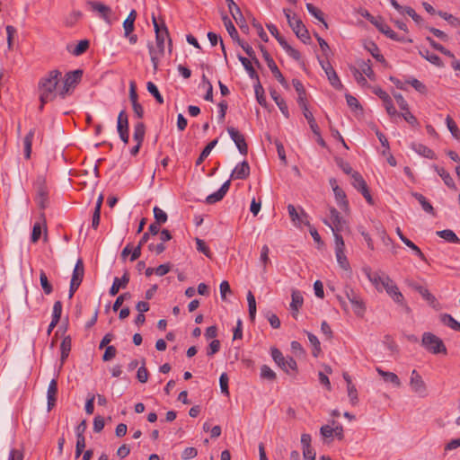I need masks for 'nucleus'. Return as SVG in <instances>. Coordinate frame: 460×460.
Listing matches in <instances>:
<instances>
[{"instance_id": "obj_31", "label": "nucleus", "mask_w": 460, "mask_h": 460, "mask_svg": "<svg viewBox=\"0 0 460 460\" xmlns=\"http://www.w3.org/2000/svg\"><path fill=\"white\" fill-rule=\"evenodd\" d=\"M376 372L380 376L383 377L384 381L387 383H392L396 387H399L401 385V381L396 374L393 372L385 371L380 367H376Z\"/></svg>"}, {"instance_id": "obj_28", "label": "nucleus", "mask_w": 460, "mask_h": 460, "mask_svg": "<svg viewBox=\"0 0 460 460\" xmlns=\"http://www.w3.org/2000/svg\"><path fill=\"white\" fill-rule=\"evenodd\" d=\"M293 86L297 93V103L299 106L306 104V93L302 82L298 79L292 80Z\"/></svg>"}, {"instance_id": "obj_21", "label": "nucleus", "mask_w": 460, "mask_h": 460, "mask_svg": "<svg viewBox=\"0 0 460 460\" xmlns=\"http://www.w3.org/2000/svg\"><path fill=\"white\" fill-rule=\"evenodd\" d=\"M58 394V380L55 376L49 384L47 390L48 410L50 411L56 404Z\"/></svg>"}, {"instance_id": "obj_62", "label": "nucleus", "mask_w": 460, "mask_h": 460, "mask_svg": "<svg viewBox=\"0 0 460 460\" xmlns=\"http://www.w3.org/2000/svg\"><path fill=\"white\" fill-rule=\"evenodd\" d=\"M406 83L411 84L420 93H427L426 85L416 78H410L406 80Z\"/></svg>"}, {"instance_id": "obj_41", "label": "nucleus", "mask_w": 460, "mask_h": 460, "mask_svg": "<svg viewBox=\"0 0 460 460\" xmlns=\"http://www.w3.org/2000/svg\"><path fill=\"white\" fill-rule=\"evenodd\" d=\"M291 303H290V308L291 310L295 312H298L299 308L302 307L304 303V298L300 291L298 290H293L291 294Z\"/></svg>"}, {"instance_id": "obj_63", "label": "nucleus", "mask_w": 460, "mask_h": 460, "mask_svg": "<svg viewBox=\"0 0 460 460\" xmlns=\"http://www.w3.org/2000/svg\"><path fill=\"white\" fill-rule=\"evenodd\" d=\"M269 253L270 249L268 245H263L261 249L260 261L262 263L264 270H266V266L270 262Z\"/></svg>"}, {"instance_id": "obj_46", "label": "nucleus", "mask_w": 460, "mask_h": 460, "mask_svg": "<svg viewBox=\"0 0 460 460\" xmlns=\"http://www.w3.org/2000/svg\"><path fill=\"white\" fill-rule=\"evenodd\" d=\"M280 46L286 51V53L293 59L296 61L301 59L300 52L297 49H294L291 45H289L287 40H283V42L280 41Z\"/></svg>"}, {"instance_id": "obj_64", "label": "nucleus", "mask_w": 460, "mask_h": 460, "mask_svg": "<svg viewBox=\"0 0 460 460\" xmlns=\"http://www.w3.org/2000/svg\"><path fill=\"white\" fill-rule=\"evenodd\" d=\"M383 102H384L385 111L389 116H391V117L399 116V113L397 112L391 97L385 99V101H383Z\"/></svg>"}, {"instance_id": "obj_29", "label": "nucleus", "mask_w": 460, "mask_h": 460, "mask_svg": "<svg viewBox=\"0 0 460 460\" xmlns=\"http://www.w3.org/2000/svg\"><path fill=\"white\" fill-rule=\"evenodd\" d=\"M137 15L136 10L132 9L123 22L124 36H128L134 31Z\"/></svg>"}, {"instance_id": "obj_56", "label": "nucleus", "mask_w": 460, "mask_h": 460, "mask_svg": "<svg viewBox=\"0 0 460 460\" xmlns=\"http://www.w3.org/2000/svg\"><path fill=\"white\" fill-rule=\"evenodd\" d=\"M446 123H447V128L450 131V133L452 134V136L456 138H459L460 137V130H459L456 123L454 121V119L449 115H447L446 118Z\"/></svg>"}, {"instance_id": "obj_7", "label": "nucleus", "mask_w": 460, "mask_h": 460, "mask_svg": "<svg viewBox=\"0 0 460 460\" xmlns=\"http://www.w3.org/2000/svg\"><path fill=\"white\" fill-rule=\"evenodd\" d=\"M270 355L274 362L287 374H291L290 371H296L297 364L292 357L285 358L277 348H271Z\"/></svg>"}, {"instance_id": "obj_17", "label": "nucleus", "mask_w": 460, "mask_h": 460, "mask_svg": "<svg viewBox=\"0 0 460 460\" xmlns=\"http://www.w3.org/2000/svg\"><path fill=\"white\" fill-rule=\"evenodd\" d=\"M37 186V195L36 201L38 206L44 209L48 207L49 197H48V189L46 187L45 181L40 179L36 184Z\"/></svg>"}, {"instance_id": "obj_34", "label": "nucleus", "mask_w": 460, "mask_h": 460, "mask_svg": "<svg viewBox=\"0 0 460 460\" xmlns=\"http://www.w3.org/2000/svg\"><path fill=\"white\" fill-rule=\"evenodd\" d=\"M412 196L419 201L422 209L432 216H435V209L429 201L420 193L413 192Z\"/></svg>"}, {"instance_id": "obj_58", "label": "nucleus", "mask_w": 460, "mask_h": 460, "mask_svg": "<svg viewBox=\"0 0 460 460\" xmlns=\"http://www.w3.org/2000/svg\"><path fill=\"white\" fill-rule=\"evenodd\" d=\"M154 217L155 219V223L160 225L164 224L167 221V214L159 207L155 206L153 209Z\"/></svg>"}, {"instance_id": "obj_13", "label": "nucleus", "mask_w": 460, "mask_h": 460, "mask_svg": "<svg viewBox=\"0 0 460 460\" xmlns=\"http://www.w3.org/2000/svg\"><path fill=\"white\" fill-rule=\"evenodd\" d=\"M227 132L231 139L235 144L240 154L246 155L248 153V146L243 134H241L235 128L228 127Z\"/></svg>"}, {"instance_id": "obj_15", "label": "nucleus", "mask_w": 460, "mask_h": 460, "mask_svg": "<svg viewBox=\"0 0 460 460\" xmlns=\"http://www.w3.org/2000/svg\"><path fill=\"white\" fill-rule=\"evenodd\" d=\"M346 296L352 305L354 313L357 315H362L365 311V305L359 296L352 288L346 290Z\"/></svg>"}, {"instance_id": "obj_9", "label": "nucleus", "mask_w": 460, "mask_h": 460, "mask_svg": "<svg viewBox=\"0 0 460 460\" xmlns=\"http://www.w3.org/2000/svg\"><path fill=\"white\" fill-rule=\"evenodd\" d=\"M319 64L323 70L325 72L331 85L337 90L342 89L343 84H341L340 77L338 76L331 63L328 60L319 59Z\"/></svg>"}, {"instance_id": "obj_47", "label": "nucleus", "mask_w": 460, "mask_h": 460, "mask_svg": "<svg viewBox=\"0 0 460 460\" xmlns=\"http://www.w3.org/2000/svg\"><path fill=\"white\" fill-rule=\"evenodd\" d=\"M226 2L227 4L228 9H229L232 16L234 17L235 22L239 24L238 19L239 18H240V20L243 19V14H242V12H241L240 8L234 2V0H226Z\"/></svg>"}, {"instance_id": "obj_4", "label": "nucleus", "mask_w": 460, "mask_h": 460, "mask_svg": "<svg viewBox=\"0 0 460 460\" xmlns=\"http://www.w3.org/2000/svg\"><path fill=\"white\" fill-rule=\"evenodd\" d=\"M421 345L432 354L447 353V348L443 341L431 332H424Z\"/></svg>"}, {"instance_id": "obj_53", "label": "nucleus", "mask_w": 460, "mask_h": 460, "mask_svg": "<svg viewBox=\"0 0 460 460\" xmlns=\"http://www.w3.org/2000/svg\"><path fill=\"white\" fill-rule=\"evenodd\" d=\"M223 22H224V24L226 26V29L228 32V34L230 35V37L235 40V39H238V32L234 25V23L232 22V21L230 20V18L226 15H225L223 17Z\"/></svg>"}, {"instance_id": "obj_49", "label": "nucleus", "mask_w": 460, "mask_h": 460, "mask_svg": "<svg viewBox=\"0 0 460 460\" xmlns=\"http://www.w3.org/2000/svg\"><path fill=\"white\" fill-rule=\"evenodd\" d=\"M367 50L370 52L372 57L378 62L382 64H385V58L384 56L380 53L379 48L377 45L374 42H370L369 46L367 48Z\"/></svg>"}, {"instance_id": "obj_25", "label": "nucleus", "mask_w": 460, "mask_h": 460, "mask_svg": "<svg viewBox=\"0 0 460 460\" xmlns=\"http://www.w3.org/2000/svg\"><path fill=\"white\" fill-rule=\"evenodd\" d=\"M36 134V128H31L30 131L26 134V136L23 138V151H24V157L26 159L31 158V146H32V140Z\"/></svg>"}, {"instance_id": "obj_32", "label": "nucleus", "mask_w": 460, "mask_h": 460, "mask_svg": "<svg viewBox=\"0 0 460 460\" xmlns=\"http://www.w3.org/2000/svg\"><path fill=\"white\" fill-rule=\"evenodd\" d=\"M373 25L387 38H394V31L386 24L382 17H377Z\"/></svg>"}, {"instance_id": "obj_11", "label": "nucleus", "mask_w": 460, "mask_h": 460, "mask_svg": "<svg viewBox=\"0 0 460 460\" xmlns=\"http://www.w3.org/2000/svg\"><path fill=\"white\" fill-rule=\"evenodd\" d=\"M410 386L412 392L417 394L418 395L424 397L426 395L427 387L426 384L423 381L421 376L415 369L411 371L410 377Z\"/></svg>"}, {"instance_id": "obj_22", "label": "nucleus", "mask_w": 460, "mask_h": 460, "mask_svg": "<svg viewBox=\"0 0 460 460\" xmlns=\"http://www.w3.org/2000/svg\"><path fill=\"white\" fill-rule=\"evenodd\" d=\"M129 282V275L126 271L121 278L115 277L110 288V295L116 296L120 288H125Z\"/></svg>"}, {"instance_id": "obj_23", "label": "nucleus", "mask_w": 460, "mask_h": 460, "mask_svg": "<svg viewBox=\"0 0 460 460\" xmlns=\"http://www.w3.org/2000/svg\"><path fill=\"white\" fill-rule=\"evenodd\" d=\"M260 49H261V51L262 52V56L268 65V67L273 74L274 77L275 78L280 77V75L282 74H281L280 70L279 69L278 66L276 65L275 61L273 60V58L270 57V55L267 51V49L261 45L260 46Z\"/></svg>"}, {"instance_id": "obj_51", "label": "nucleus", "mask_w": 460, "mask_h": 460, "mask_svg": "<svg viewBox=\"0 0 460 460\" xmlns=\"http://www.w3.org/2000/svg\"><path fill=\"white\" fill-rule=\"evenodd\" d=\"M146 89L149 92V93L155 97L158 103H164V97L160 93L157 86L153 82H147Z\"/></svg>"}, {"instance_id": "obj_44", "label": "nucleus", "mask_w": 460, "mask_h": 460, "mask_svg": "<svg viewBox=\"0 0 460 460\" xmlns=\"http://www.w3.org/2000/svg\"><path fill=\"white\" fill-rule=\"evenodd\" d=\"M146 134V127L143 122H137L134 126L133 138L137 143L142 144Z\"/></svg>"}, {"instance_id": "obj_50", "label": "nucleus", "mask_w": 460, "mask_h": 460, "mask_svg": "<svg viewBox=\"0 0 460 460\" xmlns=\"http://www.w3.org/2000/svg\"><path fill=\"white\" fill-rule=\"evenodd\" d=\"M349 70L352 73L354 79L359 85H361V86L367 85V81L366 77L364 76L363 73L358 67H356L354 66H349Z\"/></svg>"}, {"instance_id": "obj_2", "label": "nucleus", "mask_w": 460, "mask_h": 460, "mask_svg": "<svg viewBox=\"0 0 460 460\" xmlns=\"http://www.w3.org/2000/svg\"><path fill=\"white\" fill-rule=\"evenodd\" d=\"M165 40H168L169 47H171L172 40L169 36L168 29H164L163 33L157 32L155 35V47L152 43L148 44V51L155 70L157 69L159 58L164 54Z\"/></svg>"}, {"instance_id": "obj_38", "label": "nucleus", "mask_w": 460, "mask_h": 460, "mask_svg": "<svg viewBox=\"0 0 460 460\" xmlns=\"http://www.w3.org/2000/svg\"><path fill=\"white\" fill-rule=\"evenodd\" d=\"M358 69L368 77L370 80L374 81L376 79V75L371 66V61L368 59L367 61L359 60L358 61Z\"/></svg>"}, {"instance_id": "obj_12", "label": "nucleus", "mask_w": 460, "mask_h": 460, "mask_svg": "<svg viewBox=\"0 0 460 460\" xmlns=\"http://www.w3.org/2000/svg\"><path fill=\"white\" fill-rule=\"evenodd\" d=\"M87 4L91 7L92 11L99 13L100 17L103 19L107 24L111 25L112 21L111 15L112 10L110 6L98 1H88Z\"/></svg>"}, {"instance_id": "obj_55", "label": "nucleus", "mask_w": 460, "mask_h": 460, "mask_svg": "<svg viewBox=\"0 0 460 460\" xmlns=\"http://www.w3.org/2000/svg\"><path fill=\"white\" fill-rule=\"evenodd\" d=\"M305 332L307 334L309 342L314 347V350H313L314 357H318L319 353L321 352V344H320L318 338L314 334H313L309 332Z\"/></svg>"}, {"instance_id": "obj_42", "label": "nucleus", "mask_w": 460, "mask_h": 460, "mask_svg": "<svg viewBox=\"0 0 460 460\" xmlns=\"http://www.w3.org/2000/svg\"><path fill=\"white\" fill-rule=\"evenodd\" d=\"M420 54L422 58H424L426 60H428L431 64H433L438 67L443 66V62L441 61V58L438 55L431 53L429 50H428V49L420 50Z\"/></svg>"}, {"instance_id": "obj_24", "label": "nucleus", "mask_w": 460, "mask_h": 460, "mask_svg": "<svg viewBox=\"0 0 460 460\" xmlns=\"http://www.w3.org/2000/svg\"><path fill=\"white\" fill-rule=\"evenodd\" d=\"M411 148L416 152L418 155L429 158V159H435L436 155L433 150H431L429 147L426 146L423 144L420 143H411Z\"/></svg>"}, {"instance_id": "obj_1", "label": "nucleus", "mask_w": 460, "mask_h": 460, "mask_svg": "<svg viewBox=\"0 0 460 460\" xmlns=\"http://www.w3.org/2000/svg\"><path fill=\"white\" fill-rule=\"evenodd\" d=\"M61 72L54 69L49 71L39 82V89L40 91V101L43 103H48L53 101L58 95L56 90L60 81Z\"/></svg>"}, {"instance_id": "obj_27", "label": "nucleus", "mask_w": 460, "mask_h": 460, "mask_svg": "<svg viewBox=\"0 0 460 460\" xmlns=\"http://www.w3.org/2000/svg\"><path fill=\"white\" fill-rule=\"evenodd\" d=\"M434 170L437 172V173L441 177L444 183L450 189L456 190V186L455 184V181L450 175V173L446 171L444 168L439 167L438 165H433Z\"/></svg>"}, {"instance_id": "obj_8", "label": "nucleus", "mask_w": 460, "mask_h": 460, "mask_svg": "<svg viewBox=\"0 0 460 460\" xmlns=\"http://www.w3.org/2000/svg\"><path fill=\"white\" fill-rule=\"evenodd\" d=\"M385 285L383 287V290H385L387 295L399 305L405 306L406 309H409L404 302V297L401 291L399 290L397 285L391 278L385 279Z\"/></svg>"}, {"instance_id": "obj_3", "label": "nucleus", "mask_w": 460, "mask_h": 460, "mask_svg": "<svg viewBox=\"0 0 460 460\" xmlns=\"http://www.w3.org/2000/svg\"><path fill=\"white\" fill-rule=\"evenodd\" d=\"M283 12L288 20V25L291 27L296 37L304 43H306L310 40V35L303 22L298 19L296 14L291 15L290 10L284 9Z\"/></svg>"}, {"instance_id": "obj_18", "label": "nucleus", "mask_w": 460, "mask_h": 460, "mask_svg": "<svg viewBox=\"0 0 460 460\" xmlns=\"http://www.w3.org/2000/svg\"><path fill=\"white\" fill-rule=\"evenodd\" d=\"M311 440L312 438L309 434H303L301 436V445L305 460H315L316 454L311 447Z\"/></svg>"}, {"instance_id": "obj_33", "label": "nucleus", "mask_w": 460, "mask_h": 460, "mask_svg": "<svg viewBox=\"0 0 460 460\" xmlns=\"http://www.w3.org/2000/svg\"><path fill=\"white\" fill-rule=\"evenodd\" d=\"M440 322L449 327L450 329L460 332V323L457 322L451 314H441L439 315Z\"/></svg>"}, {"instance_id": "obj_35", "label": "nucleus", "mask_w": 460, "mask_h": 460, "mask_svg": "<svg viewBox=\"0 0 460 460\" xmlns=\"http://www.w3.org/2000/svg\"><path fill=\"white\" fill-rule=\"evenodd\" d=\"M238 59L243 66L251 79L255 81L260 80L257 72L252 66V62L247 58L243 57L242 55H238Z\"/></svg>"}, {"instance_id": "obj_36", "label": "nucleus", "mask_w": 460, "mask_h": 460, "mask_svg": "<svg viewBox=\"0 0 460 460\" xmlns=\"http://www.w3.org/2000/svg\"><path fill=\"white\" fill-rule=\"evenodd\" d=\"M288 215L291 218V220L295 223V224H301L304 222V219L303 218H307V214L302 209L301 210V214H298V212L296 211V208L294 205L292 204H289L288 206Z\"/></svg>"}, {"instance_id": "obj_6", "label": "nucleus", "mask_w": 460, "mask_h": 460, "mask_svg": "<svg viewBox=\"0 0 460 460\" xmlns=\"http://www.w3.org/2000/svg\"><path fill=\"white\" fill-rule=\"evenodd\" d=\"M323 223L328 226L333 234L334 240L336 236H341V232L347 228V222L340 215V212L335 208H330V220L324 219Z\"/></svg>"}, {"instance_id": "obj_19", "label": "nucleus", "mask_w": 460, "mask_h": 460, "mask_svg": "<svg viewBox=\"0 0 460 460\" xmlns=\"http://www.w3.org/2000/svg\"><path fill=\"white\" fill-rule=\"evenodd\" d=\"M250 175V165L247 161H243L236 164L230 177L234 180H244Z\"/></svg>"}, {"instance_id": "obj_61", "label": "nucleus", "mask_w": 460, "mask_h": 460, "mask_svg": "<svg viewBox=\"0 0 460 460\" xmlns=\"http://www.w3.org/2000/svg\"><path fill=\"white\" fill-rule=\"evenodd\" d=\"M442 19L448 22L452 26L458 27L460 25V21L456 17L453 16L451 13L447 12L438 11L437 13Z\"/></svg>"}, {"instance_id": "obj_26", "label": "nucleus", "mask_w": 460, "mask_h": 460, "mask_svg": "<svg viewBox=\"0 0 460 460\" xmlns=\"http://www.w3.org/2000/svg\"><path fill=\"white\" fill-rule=\"evenodd\" d=\"M436 234L440 238L444 239L445 242L448 243H460V238L456 234V233L451 229H444L440 231H437Z\"/></svg>"}, {"instance_id": "obj_60", "label": "nucleus", "mask_w": 460, "mask_h": 460, "mask_svg": "<svg viewBox=\"0 0 460 460\" xmlns=\"http://www.w3.org/2000/svg\"><path fill=\"white\" fill-rule=\"evenodd\" d=\"M261 377L262 379L273 381L276 379V373L269 366L263 365L261 367Z\"/></svg>"}, {"instance_id": "obj_43", "label": "nucleus", "mask_w": 460, "mask_h": 460, "mask_svg": "<svg viewBox=\"0 0 460 460\" xmlns=\"http://www.w3.org/2000/svg\"><path fill=\"white\" fill-rule=\"evenodd\" d=\"M306 9L311 15H313L315 19L321 22L325 28H328V24L324 20L323 13L321 10H319L313 4L310 3L306 4Z\"/></svg>"}, {"instance_id": "obj_14", "label": "nucleus", "mask_w": 460, "mask_h": 460, "mask_svg": "<svg viewBox=\"0 0 460 460\" xmlns=\"http://www.w3.org/2000/svg\"><path fill=\"white\" fill-rule=\"evenodd\" d=\"M329 183L333 190L335 200L338 206L340 207L341 209L347 210L349 208V202L347 199L346 193L341 188L339 187V185L337 184V181L334 178H331L329 180Z\"/></svg>"}, {"instance_id": "obj_20", "label": "nucleus", "mask_w": 460, "mask_h": 460, "mask_svg": "<svg viewBox=\"0 0 460 460\" xmlns=\"http://www.w3.org/2000/svg\"><path fill=\"white\" fill-rule=\"evenodd\" d=\"M230 184V180L226 181L216 192L206 198V202L208 204H214L220 201L229 190Z\"/></svg>"}, {"instance_id": "obj_52", "label": "nucleus", "mask_w": 460, "mask_h": 460, "mask_svg": "<svg viewBox=\"0 0 460 460\" xmlns=\"http://www.w3.org/2000/svg\"><path fill=\"white\" fill-rule=\"evenodd\" d=\"M117 130H128V119L125 111H121L118 116Z\"/></svg>"}, {"instance_id": "obj_57", "label": "nucleus", "mask_w": 460, "mask_h": 460, "mask_svg": "<svg viewBox=\"0 0 460 460\" xmlns=\"http://www.w3.org/2000/svg\"><path fill=\"white\" fill-rule=\"evenodd\" d=\"M399 116L402 117L404 120L409 123L411 127L417 128L420 126V123L416 117L408 109L407 111H402Z\"/></svg>"}, {"instance_id": "obj_37", "label": "nucleus", "mask_w": 460, "mask_h": 460, "mask_svg": "<svg viewBox=\"0 0 460 460\" xmlns=\"http://www.w3.org/2000/svg\"><path fill=\"white\" fill-rule=\"evenodd\" d=\"M84 275V267L82 259H78L72 274L71 281L82 283Z\"/></svg>"}, {"instance_id": "obj_5", "label": "nucleus", "mask_w": 460, "mask_h": 460, "mask_svg": "<svg viewBox=\"0 0 460 460\" xmlns=\"http://www.w3.org/2000/svg\"><path fill=\"white\" fill-rule=\"evenodd\" d=\"M82 75L83 71L80 69L66 73L65 75L63 85L58 91V96H60L62 99H65L66 95H68L76 86V84L81 81Z\"/></svg>"}, {"instance_id": "obj_59", "label": "nucleus", "mask_w": 460, "mask_h": 460, "mask_svg": "<svg viewBox=\"0 0 460 460\" xmlns=\"http://www.w3.org/2000/svg\"><path fill=\"white\" fill-rule=\"evenodd\" d=\"M88 48H89V41L87 40H83L78 42V44L75 46V48L73 50H71V53L74 56L78 57V56L82 55L83 53H84Z\"/></svg>"}, {"instance_id": "obj_30", "label": "nucleus", "mask_w": 460, "mask_h": 460, "mask_svg": "<svg viewBox=\"0 0 460 460\" xmlns=\"http://www.w3.org/2000/svg\"><path fill=\"white\" fill-rule=\"evenodd\" d=\"M270 96L274 100L279 109L280 110L281 113L287 119H288L290 115L286 101L283 98H281L280 95L276 91L270 92Z\"/></svg>"}, {"instance_id": "obj_54", "label": "nucleus", "mask_w": 460, "mask_h": 460, "mask_svg": "<svg viewBox=\"0 0 460 460\" xmlns=\"http://www.w3.org/2000/svg\"><path fill=\"white\" fill-rule=\"evenodd\" d=\"M40 281L41 288L46 295H49L53 291L52 285L49 282L48 277L44 270H40Z\"/></svg>"}, {"instance_id": "obj_16", "label": "nucleus", "mask_w": 460, "mask_h": 460, "mask_svg": "<svg viewBox=\"0 0 460 460\" xmlns=\"http://www.w3.org/2000/svg\"><path fill=\"white\" fill-rule=\"evenodd\" d=\"M364 272L368 279V280L375 286L377 291H383V287L385 283V279L390 278L388 275L384 273L380 274L378 272H372L370 268H365Z\"/></svg>"}, {"instance_id": "obj_10", "label": "nucleus", "mask_w": 460, "mask_h": 460, "mask_svg": "<svg viewBox=\"0 0 460 460\" xmlns=\"http://www.w3.org/2000/svg\"><path fill=\"white\" fill-rule=\"evenodd\" d=\"M335 256L340 267L345 270H349L350 266L345 254V243L342 236H336L335 239Z\"/></svg>"}, {"instance_id": "obj_48", "label": "nucleus", "mask_w": 460, "mask_h": 460, "mask_svg": "<svg viewBox=\"0 0 460 460\" xmlns=\"http://www.w3.org/2000/svg\"><path fill=\"white\" fill-rule=\"evenodd\" d=\"M247 302L249 317L251 318L252 321H253L256 315V300L252 291H248L247 293Z\"/></svg>"}, {"instance_id": "obj_45", "label": "nucleus", "mask_w": 460, "mask_h": 460, "mask_svg": "<svg viewBox=\"0 0 460 460\" xmlns=\"http://www.w3.org/2000/svg\"><path fill=\"white\" fill-rule=\"evenodd\" d=\"M217 144V139H214L213 141L209 142L205 146V148L201 151L199 156L198 157V159L196 161L197 166L200 165L203 163V161L209 155L212 149L216 146Z\"/></svg>"}, {"instance_id": "obj_39", "label": "nucleus", "mask_w": 460, "mask_h": 460, "mask_svg": "<svg viewBox=\"0 0 460 460\" xmlns=\"http://www.w3.org/2000/svg\"><path fill=\"white\" fill-rule=\"evenodd\" d=\"M253 87H254L255 97H256L258 103L262 107H266L267 102H266V98H265V92H264V89H263L260 80L255 81Z\"/></svg>"}, {"instance_id": "obj_40", "label": "nucleus", "mask_w": 460, "mask_h": 460, "mask_svg": "<svg viewBox=\"0 0 460 460\" xmlns=\"http://www.w3.org/2000/svg\"><path fill=\"white\" fill-rule=\"evenodd\" d=\"M351 184L358 191H363L367 188L366 181L363 179L362 175L358 172H354L352 173Z\"/></svg>"}]
</instances>
